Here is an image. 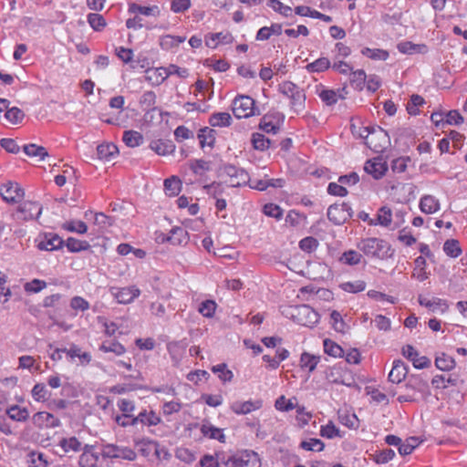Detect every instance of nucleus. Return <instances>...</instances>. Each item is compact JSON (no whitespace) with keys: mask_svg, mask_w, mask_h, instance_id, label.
I'll return each instance as SVG.
<instances>
[{"mask_svg":"<svg viewBox=\"0 0 467 467\" xmlns=\"http://www.w3.org/2000/svg\"><path fill=\"white\" fill-rule=\"evenodd\" d=\"M419 207L423 213L432 214L440 210L441 203L435 196L425 194L420 197Z\"/></svg>","mask_w":467,"mask_h":467,"instance_id":"obj_20","label":"nucleus"},{"mask_svg":"<svg viewBox=\"0 0 467 467\" xmlns=\"http://www.w3.org/2000/svg\"><path fill=\"white\" fill-rule=\"evenodd\" d=\"M444 253L451 257H458L462 254L460 244L455 239L447 240L443 244Z\"/></svg>","mask_w":467,"mask_h":467,"instance_id":"obj_53","label":"nucleus"},{"mask_svg":"<svg viewBox=\"0 0 467 467\" xmlns=\"http://www.w3.org/2000/svg\"><path fill=\"white\" fill-rule=\"evenodd\" d=\"M331 67L330 60L327 57H322L316 59L314 62L306 66V69L310 73H320Z\"/></svg>","mask_w":467,"mask_h":467,"instance_id":"obj_40","label":"nucleus"},{"mask_svg":"<svg viewBox=\"0 0 467 467\" xmlns=\"http://www.w3.org/2000/svg\"><path fill=\"white\" fill-rule=\"evenodd\" d=\"M418 301L420 306L429 308L432 312L441 310V313H444L447 311L449 307L446 300L438 297L428 299L423 296L420 295L418 297Z\"/></svg>","mask_w":467,"mask_h":467,"instance_id":"obj_22","label":"nucleus"},{"mask_svg":"<svg viewBox=\"0 0 467 467\" xmlns=\"http://www.w3.org/2000/svg\"><path fill=\"white\" fill-rule=\"evenodd\" d=\"M263 406L261 400H246V401H234L231 404V410L238 415H245L252 411L257 410Z\"/></svg>","mask_w":467,"mask_h":467,"instance_id":"obj_17","label":"nucleus"},{"mask_svg":"<svg viewBox=\"0 0 467 467\" xmlns=\"http://www.w3.org/2000/svg\"><path fill=\"white\" fill-rule=\"evenodd\" d=\"M212 127H229L232 124V117L228 112H215L209 118Z\"/></svg>","mask_w":467,"mask_h":467,"instance_id":"obj_34","label":"nucleus"},{"mask_svg":"<svg viewBox=\"0 0 467 467\" xmlns=\"http://www.w3.org/2000/svg\"><path fill=\"white\" fill-rule=\"evenodd\" d=\"M64 245L70 253H79L82 251H88L90 249V244L88 241L78 240L74 237H68L64 241Z\"/></svg>","mask_w":467,"mask_h":467,"instance_id":"obj_31","label":"nucleus"},{"mask_svg":"<svg viewBox=\"0 0 467 467\" xmlns=\"http://www.w3.org/2000/svg\"><path fill=\"white\" fill-rule=\"evenodd\" d=\"M156 94L151 91H145L140 99V104L143 110L150 111L155 109Z\"/></svg>","mask_w":467,"mask_h":467,"instance_id":"obj_51","label":"nucleus"},{"mask_svg":"<svg viewBox=\"0 0 467 467\" xmlns=\"http://www.w3.org/2000/svg\"><path fill=\"white\" fill-rule=\"evenodd\" d=\"M129 13L140 14L146 16H158L160 15V9L157 5L142 6L136 3L129 5Z\"/></svg>","mask_w":467,"mask_h":467,"instance_id":"obj_30","label":"nucleus"},{"mask_svg":"<svg viewBox=\"0 0 467 467\" xmlns=\"http://www.w3.org/2000/svg\"><path fill=\"white\" fill-rule=\"evenodd\" d=\"M353 215V210L347 202L334 203L327 209V218L337 225L343 224Z\"/></svg>","mask_w":467,"mask_h":467,"instance_id":"obj_8","label":"nucleus"},{"mask_svg":"<svg viewBox=\"0 0 467 467\" xmlns=\"http://www.w3.org/2000/svg\"><path fill=\"white\" fill-rule=\"evenodd\" d=\"M232 110L236 119H246L260 114L259 109L254 107V100L245 95H239L234 99Z\"/></svg>","mask_w":467,"mask_h":467,"instance_id":"obj_5","label":"nucleus"},{"mask_svg":"<svg viewBox=\"0 0 467 467\" xmlns=\"http://www.w3.org/2000/svg\"><path fill=\"white\" fill-rule=\"evenodd\" d=\"M186 40V36L166 35L160 38V46L163 50H171L177 47L181 43Z\"/></svg>","mask_w":467,"mask_h":467,"instance_id":"obj_33","label":"nucleus"},{"mask_svg":"<svg viewBox=\"0 0 467 467\" xmlns=\"http://www.w3.org/2000/svg\"><path fill=\"white\" fill-rule=\"evenodd\" d=\"M216 131L209 127H204L199 130L197 138L202 149L208 146L213 148L215 142Z\"/></svg>","mask_w":467,"mask_h":467,"instance_id":"obj_27","label":"nucleus"},{"mask_svg":"<svg viewBox=\"0 0 467 467\" xmlns=\"http://www.w3.org/2000/svg\"><path fill=\"white\" fill-rule=\"evenodd\" d=\"M431 384L437 389H446L449 385L456 386L457 379L451 377L445 378L443 375H436L432 378Z\"/></svg>","mask_w":467,"mask_h":467,"instance_id":"obj_60","label":"nucleus"},{"mask_svg":"<svg viewBox=\"0 0 467 467\" xmlns=\"http://www.w3.org/2000/svg\"><path fill=\"white\" fill-rule=\"evenodd\" d=\"M227 467H261L259 455L254 451H244L229 457Z\"/></svg>","mask_w":467,"mask_h":467,"instance_id":"obj_6","label":"nucleus"},{"mask_svg":"<svg viewBox=\"0 0 467 467\" xmlns=\"http://www.w3.org/2000/svg\"><path fill=\"white\" fill-rule=\"evenodd\" d=\"M339 421L349 429H358L359 420L354 413H344L339 415Z\"/></svg>","mask_w":467,"mask_h":467,"instance_id":"obj_61","label":"nucleus"},{"mask_svg":"<svg viewBox=\"0 0 467 467\" xmlns=\"http://www.w3.org/2000/svg\"><path fill=\"white\" fill-rule=\"evenodd\" d=\"M31 395L36 401H46L51 397V392L47 389L45 384L38 383L31 389Z\"/></svg>","mask_w":467,"mask_h":467,"instance_id":"obj_49","label":"nucleus"},{"mask_svg":"<svg viewBox=\"0 0 467 467\" xmlns=\"http://www.w3.org/2000/svg\"><path fill=\"white\" fill-rule=\"evenodd\" d=\"M67 356L70 359L78 358L81 365H88L91 361V355L88 352H82L80 348L76 345L67 348Z\"/></svg>","mask_w":467,"mask_h":467,"instance_id":"obj_38","label":"nucleus"},{"mask_svg":"<svg viewBox=\"0 0 467 467\" xmlns=\"http://www.w3.org/2000/svg\"><path fill=\"white\" fill-rule=\"evenodd\" d=\"M222 171L230 178L229 185L231 187H241L250 182L248 172L243 168H238L233 164H224Z\"/></svg>","mask_w":467,"mask_h":467,"instance_id":"obj_9","label":"nucleus"},{"mask_svg":"<svg viewBox=\"0 0 467 467\" xmlns=\"http://www.w3.org/2000/svg\"><path fill=\"white\" fill-rule=\"evenodd\" d=\"M33 422L38 427H56L58 425V420L51 413L47 411L37 412L33 416Z\"/></svg>","mask_w":467,"mask_h":467,"instance_id":"obj_25","label":"nucleus"},{"mask_svg":"<svg viewBox=\"0 0 467 467\" xmlns=\"http://www.w3.org/2000/svg\"><path fill=\"white\" fill-rule=\"evenodd\" d=\"M206 193L212 196L214 199L220 198V196L223 193L224 188L222 182H213L210 184H206L203 186Z\"/></svg>","mask_w":467,"mask_h":467,"instance_id":"obj_62","label":"nucleus"},{"mask_svg":"<svg viewBox=\"0 0 467 467\" xmlns=\"http://www.w3.org/2000/svg\"><path fill=\"white\" fill-rule=\"evenodd\" d=\"M300 448L308 451H321L325 448L324 442L319 439H308L300 443Z\"/></svg>","mask_w":467,"mask_h":467,"instance_id":"obj_55","label":"nucleus"},{"mask_svg":"<svg viewBox=\"0 0 467 467\" xmlns=\"http://www.w3.org/2000/svg\"><path fill=\"white\" fill-rule=\"evenodd\" d=\"M298 321L306 327H313L319 321V315L312 307L306 305L299 306L297 309Z\"/></svg>","mask_w":467,"mask_h":467,"instance_id":"obj_16","label":"nucleus"},{"mask_svg":"<svg viewBox=\"0 0 467 467\" xmlns=\"http://www.w3.org/2000/svg\"><path fill=\"white\" fill-rule=\"evenodd\" d=\"M189 165L192 171L197 176H203L211 170V162L202 159L192 160Z\"/></svg>","mask_w":467,"mask_h":467,"instance_id":"obj_42","label":"nucleus"},{"mask_svg":"<svg viewBox=\"0 0 467 467\" xmlns=\"http://www.w3.org/2000/svg\"><path fill=\"white\" fill-rule=\"evenodd\" d=\"M188 233L182 227H174L171 230L167 240L172 244L187 243Z\"/></svg>","mask_w":467,"mask_h":467,"instance_id":"obj_45","label":"nucleus"},{"mask_svg":"<svg viewBox=\"0 0 467 467\" xmlns=\"http://www.w3.org/2000/svg\"><path fill=\"white\" fill-rule=\"evenodd\" d=\"M394 457L395 451L392 449H384L373 454V460L377 464H385Z\"/></svg>","mask_w":467,"mask_h":467,"instance_id":"obj_59","label":"nucleus"},{"mask_svg":"<svg viewBox=\"0 0 467 467\" xmlns=\"http://www.w3.org/2000/svg\"><path fill=\"white\" fill-rule=\"evenodd\" d=\"M202 434L212 440H217L220 442H225L226 437L223 433V430L213 426L209 421H204L200 429Z\"/></svg>","mask_w":467,"mask_h":467,"instance_id":"obj_23","label":"nucleus"},{"mask_svg":"<svg viewBox=\"0 0 467 467\" xmlns=\"http://www.w3.org/2000/svg\"><path fill=\"white\" fill-rule=\"evenodd\" d=\"M99 159L104 161H110L115 155L118 154V148L113 143H107L99 145L97 148Z\"/></svg>","mask_w":467,"mask_h":467,"instance_id":"obj_41","label":"nucleus"},{"mask_svg":"<svg viewBox=\"0 0 467 467\" xmlns=\"http://www.w3.org/2000/svg\"><path fill=\"white\" fill-rule=\"evenodd\" d=\"M339 287L348 293H358L362 292L366 288V283L362 280H357L354 282H344L339 285Z\"/></svg>","mask_w":467,"mask_h":467,"instance_id":"obj_58","label":"nucleus"},{"mask_svg":"<svg viewBox=\"0 0 467 467\" xmlns=\"http://www.w3.org/2000/svg\"><path fill=\"white\" fill-rule=\"evenodd\" d=\"M122 140L128 147L134 148L143 142V136L136 130H126L123 133Z\"/></svg>","mask_w":467,"mask_h":467,"instance_id":"obj_44","label":"nucleus"},{"mask_svg":"<svg viewBox=\"0 0 467 467\" xmlns=\"http://www.w3.org/2000/svg\"><path fill=\"white\" fill-rule=\"evenodd\" d=\"M402 389L404 393L397 399L400 403L416 402L420 400H425L431 395L428 381L419 374L409 376Z\"/></svg>","mask_w":467,"mask_h":467,"instance_id":"obj_2","label":"nucleus"},{"mask_svg":"<svg viewBox=\"0 0 467 467\" xmlns=\"http://www.w3.org/2000/svg\"><path fill=\"white\" fill-rule=\"evenodd\" d=\"M367 80L366 72L363 69H357L350 71L349 82L350 85L357 90H362L365 87Z\"/></svg>","mask_w":467,"mask_h":467,"instance_id":"obj_36","label":"nucleus"},{"mask_svg":"<svg viewBox=\"0 0 467 467\" xmlns=\"http://www.w3.org/2000/svg\"><path fill=\"white\" fill-rule=\"evenodd\" d=\"M99 349L103 352H112L117 356H120L125 353V348L115 340H109L102 343Z\"/></svg>","mask_w":467,"mask_h":467,"instance_id":"obj_52","label":"nucleus"},{"mask_svg":"<svg viewBox=\"0 0 467 467\" xmlns=\"http://www.w3.org/2000/svg\"><path fill=\"white\" fill-rule=\"evenodd\" d=\"M104 459H122L134 461L137 457L136 452L130 447L118 446L112 443L103 444L100 451Z\"/></svg>","mask_w":467,"mask_h":467,"instance_id":"obj_7","label":"nucleus"},{"mask_svg":"<svg viewBox=\"0 0 467 467\" xmlns=\"http://www.w3.org/2000/svg\"><path fill=\"white\" fill-rule=\"evenodd\" d=\"M402 355L411 361L415 368L422 369L431 366V360L425 356H420L411 345H406L402 348Z\"/></svg>","mask_w":467,"mask_h":467,"instance_id":"obj_14","label":"nucleus"},{"mask_svg":"<svg viewBox=\"0 0 467 467\" xmlns=\"http://www.w3.org/2000/svg\"><path fill=\"white\" fill-rule=\"evenodd\" d=\"M93 446L86 444L79 457V467H97L99 456L93 452Z\"/></svg>","mask_w":467,"mask_h":467,"instance_id":"obj_24","label":"nucleus"},{"mask_svg":"<svg viewBox=\"0 0 467 467\" xmlns=\"http://www.w3.org/2000/svg\"><path fill=\"white\" fill-rule=\"evenodd\" d=\"M320 361V357L312 355L308 352H303L300 357V367L302 369H307L309 373L313 372Z\"/></svg>","mask_w":467,"mask_h":467,"instance_id":"obj_32","label":"nucleus"},{"mask_svg":"<svg viewBox=\"0 0 467 467\" xmlns=\"http://www.w3.org/2000/svg\"><path fill=\"white\" fill-rule=\"evenodd\" d=\"M61 229L78 234H84L88 232V225L79 220H68L61 224Z\"/></svg>","mask_w":467,"mask_h":467,"instance_id":"obj_35","label":"nucleus"},{"mask_svg":"<svg viewBox=\"0 0 467 467\" xmlns=\"http://www.w3.org/2000/svg\"><path fill=\"white\" fill-rule=\"evenodd\" d=\"M212 371L218 374L219 379L223 382H230L234 377L233 372L227 368L226 364L221 363L212 368Z\"/></svg>","mask_w":467,"mask_h":467,"instance_id":"obj_57","label":"nucleus"},{"mask_svg":"<svg viewBox=\"0 0 467 467\" xmlns=\"http://www.w3.org/2000/svg\"><path fill=\"white\" fill-rule=\"evenodd\" d=\"M252 145L254 149L264 151L270 147L271 141L262 133H253L252 135Z\"/></svg>","mask_w":467,"mask_h":467,"instance_id":"obj_50","label":"nucleus"},{"mask_svg":"<svg viewBox=\"0 0 467 467\" xmlns=\"http://www.w3.org/2000/svg\"><path fill=\"white\" fill-rule=\"evenodd\" d=\"M13 218L17 223H25L29 219V211L27 209V202H23L18 205L16 210L13 213Z\"/></svg>","mask_w":467,"mask_h":467,"instance_id":"obj_64","label":"nucleus"},{"mask_svg":"<svg viewBox=\"0 0 467 467\" xmlns=\"http://www.w3.org/2000/svg\"><path fill=\"white\" fill-rule=\"evenodd\" d=\"M59 446L65 452H78L83 451L82 443L74 436L61 439L59 441Z\"/></svg>","mask_w":467,"mask_h":467,"instance_id":"obj_37","label":"nucleus"},{"mask_svg":"<svg viewBox=\"0 0 467 467\" xmlns=\"http://www.w3.org/2000/svg\"><path fill=\"white\" fill-rule=\"evenodd\" d=\"M358 248L367 256L381 260L390 258L393 255L390 244L382 239L375 237L362 239L358 244Z\"/></svg>","mask_w":467,"mask_h":467,"instance_id":"obj_3","label":"nucleus"},{"mask_svg":"<svg viewBox=\"0 0 467 467\" xmlns=\"http://www.w3.org/2000/svg\"><path fill=\"white\" fill-rule=\"evenodd\" d=\"M164 190L169 196H177L182 190V182L176 176H171L164 180Z\"/></svg>","mask_w":467,"mask_h":467,"instance_id":"obj_39","label":"nucleus"},{"mask_svg":"<svg viewBox=\"0 0 467 467\" xmlns=\"http://www.w3.org/2000/svg\"><path fill=\"white\" fill-rule=\"evenodd\" d=\"M326 379L328 382L333 384L345 386L351 384L349 373L341 364L328 368L326 371Z\"/></svg>","mask_w":467,"mask_h":467,"instance_id":"obj_11","label":"nucleus"},{"mask_svg":"<svg viewBox=\"0 0 467 467\" xmlns=\"http://www.w3.org/2000/svg\"><path fill=\"white\" fill-rule=\"evenodd\" d=\"M136 424L140 423L142 426L152 427L161 422V417L152 410H142L135 417Z\"/></svg>","mask_w":467,"mask_h":467,"instance_id":"obj_19","label":"nucleus"},{"mask_svg":"<svg viewBox=\"0 0 467 467\" xmlns=\"http://www.w3.org/2000/svg\"><path fill=\"white\" fill-rule=\"evenodd\" d=\"M0 191L3 200L8 203L19 202L25 195V190L17 182H9Z\"/></svg>","mask_w":467,"mask_h":467,"instance_id":"obj_12","label":"nucleus"},{"mask_svg":"<svg viewBox=\"0 0 467 467\" xmlns=\"http://www.w3.org/2000/svg\"><path fill=\"white\" fill-rule=\"evenodd\" d=\"M364 171L374 179L379 180L385 175L388 171V165L382 158H373L365 162Z\"/></svg>","mask_w":467,"mask_h":467,"instance_id":"obj_15","label":"nucleus"},{"mask_svg":"<svg viewBox=\"0 0 467 467\" xmlns=\"http://www.w3.org/2000/svg\"><path fill=\"white\" fill-rule=\"evenodd\" d=\"M361 54L370 59L382 60V61L387 60L389 56V52L385 49L369 48V47H364L361 50Z\"/></svg>","mask_w":467,"mask_h":467,"instance_id":"obj_48","label":"nucleus"},{"mask_svg":"<svg viewBox=\"0 0 467 467\" xmlns=\"http://www.w3.org/2000/svg\"><path fill=\"white\" fill-rule=\"evenodd\" d=\"M35 243L39 250L55 251L64 246V240L57 234L44 233L39 234Z\"/></svg>","mask_w":467,"mask_h":467,"instance_id":"obj_10","label":"nucleus"},{"mask_svg":"<svg viewBox=\"0 0 467 467\" xmlns=\"http://www.w3.org/2000/svg\"><path fill=\"white\" fill-rule=\"evenodd\" d=\"M47 455L41 451H31V467H47Z\"/></svg>","mask_w":467,"mask_h":467,"instance_id":"obj_63","label":"nucleus"},{"mask_svg":"<svg viewBox=\"0 0 467 467\" xmlns=\"http://www.w3.org/2000/svg\"><path fill=\"white\" fill-rule=\"evenodd\" d=\"M398 50L402 54H426L429 51L425 44H414L410 41H403L398 44Z\"/></svg>","mask_w":467,"mask_h":467,"instance_id":"obj_26","label":"nucleus"},{"mask_svg":"<svg viewBox=\"0 0 467 467\" xmlns=\"http://www.w3.org/2000/svg\"><path fill=\"white\" fill-rule=\"evenodd\" d=\"M150 148L158 155L165 156L174 152L175 144L170 140H154L150 143Z\"/></svg>","mask_w":467,"mask_h":467,"instance_id":"obj_21","label":"nucleus"},{"mask_svg":"<svg viewBox=\"0 0 467 467\" xmlns=\"http://www.w3.org/2000/svg\"><path fill=\"white\" fill-rule=\"evenodd\" d=\"M278 90L290 99V108L295 113L300 114L305 110L306 97L303 88L291 81H284L278 86Z\"/></svg>","mask_w":467,"mask_h":467,"instance_id":"obj_4","label":"nucleus"},{"mask_svg":"<svg viewBox=\"0 0 467 467\" xmlns=\"http://www.w3.org/2000/svg\"><path fill=\"white\" fill-rule=\"evenodd\" d=\"M110 293L119 304H130L140 295V290L135 286H125L121 288L111 287Z\"/></svg>","mask_w":467,"mask_h":467,"instance_id":"obj_13","label":"nucleus"},{"mask_svg":"<svg viewBox=\"0 0 467 467\" xmlns=\"http://www.w3.org/2000/svg\"><path fill=\"white\" fill-rule=\"evenodd\" d=\"M409 373V367L400 359L393 361V366L389 373V380L392 383L399 384L406 379Z\"/></svg>","mask_w":467,"mask_h":467,"instance_id":"obj_18","label":"nucleus"},{"mask_svg":"<svg viewBox=\"0 0 467 467\" xmlns=\"http://www.w3.org/2000/svg\"><path fill=\"white\" fill-rule=\"evenodd\" d=\"M87 20L95 31H101L107 25L103 16L97 13L88 14Z\"/></svg>","mask_w":467,"mask_h":467,"instance_id":"obj_54","label":"nucleus"},{"mask_svg":"<svg viewBox=\"0 0 467 467\" xmlns=\"http://www.w3.org/2000/svg\"><path fill=\"white\" fill-rule=\"evenodd\" d=\"M362 255L358 251L348 250L339 257V262L348 265H357L361 262Z\"/></svg>","mask_w":467,"mask_h":467,"instance_id":"obj_47","label":"nucleus"},{"mask_svg":"<svg viewBox=\"0 0 467 467\" xmlns=\"http://www.w3.org/2000/svg\"><path fill=\"white\" fill-rule=\"evenodd\" d=\"M167 76L168 74L163 67L150 68L145 72V79L152 86L161 85Z\"/></svg>","mask_w":467,"mask_h":467,"instance_id":"obj_28","label":"nucleus"},{"mask_svg":"<svg viewBox=\"0 0 467 467\" xmlns=\"http://www.w3.org/2000/svg\"><path fill=\"white\" fill-rule=\"evenodd\" d=\"M138 444H143L148 446L150 449H153L154 453L157 455L158 458H161V455H163V458H168L170 456L167 450L164 447H160V444L155 441L142 439L139 441Z\"/></svg>","mask_w":467,"mask_h":467,"instance_id":"obj_56","label":"nucleus"},{"mask_svg":"<svg viewBox=\"0 0 467 467\" xmlns=\"http://www.w3.org/2000/svg\"><path fill=\"white\" fill-rule=\"evenodd\" d=\"M392 221V213L389 207L382 206L379 209L377 213V218L374 220H369L370 225H381L384 227H388L390 225Z\"/></svg>","mask_w":467,"mask_h":467,"instance_id":"obj_29","label":"nucleus"},{"mask_svg":"<svg viewBox=\"0 0 467 467\" xmlns=\"http://www.w3.org/2000/svg\"><path fill=\"white\" fill-rule=\"evenodd\" d=\"M352 132L363 139L364 143L375 152H382L390 145L388 132L378 125L354 128Z\"/></svg>","mask_w":467,"mask_h":467,"instance_id":"obj_1","label":"nucleus"},{"mask_svg":"<svg viewBox=\"0 0 467 467\" xmlns=\"http://www.w3.org/2000/svg\"><path fill=\"white\" fill-rule=\"evenodd\" d=\"M435 366L442 371H450L455 367V360L451 356L442 353L435 359Z\"/></svg>","mask_w":467,"mask_h":467,"instance_id":"obj_46","label":"nucleus"},{"mask_svg":"<svg viewBox=\"0 0 467 467\" xmlns=\"http://www.w3.org/2000/svg\"><path fill=\"white\" fill-rule=\"evenodd\" d=\"M323 347H324V352L327 354L328 356H331L333 358H342L344 357V350L343 348L334 342L333 340L329 338H326L323 341Z\"/></svg>","mask_w":467,"mask_h":467,"instance_id":"obj_43","label":"nucleus"}]
</instances>
